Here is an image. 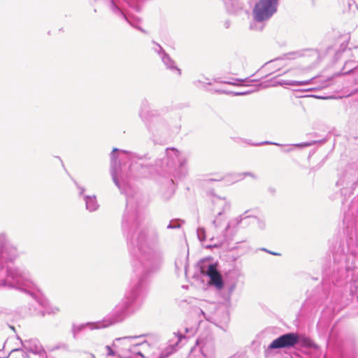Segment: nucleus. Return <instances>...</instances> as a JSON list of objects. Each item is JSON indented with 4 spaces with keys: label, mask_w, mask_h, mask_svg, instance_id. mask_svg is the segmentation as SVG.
Returning a JSON list of instances; mask_svg holds the SVG:
<instances>
[{
    "label": "nucleus",
    "mask_w": 358,
    "mask_h": 358,
    "mask_svg": "<svg viewBox=\"0 0 358 358\" xmlns=\"http://www.w3.org/2000/svg\"><path fill=\"white\" fill-rule=\"evenodd\" d=\"M23 348L28 351L34 357L39 355L41 357L44 358L45 350H43L40 342L36 339L26 340L22 342Z\"/></svg>",
    "instance_id": "obj_10"
},
{
    "label": "nucleus",
    "mask_w": 358,
    "mask_h": 358,
    "mask_svg": "<svg viewBox=\"0 0 358 358\" xmlns=\"http://www.w3.org/2000/svg\"><path fill=\"white\" fill-rule=\"evenodd\" d=\"M217 92L220 93V94H230L231 93L229 92H227L225 90H217Z\"/></svg>",
    "instance_id": "obj_39"
},
{
    "label": "nucleus",
    "mask_w": 358,
    "mask_h": 358,
    "mask_svg": "<svg viewBox=\"0 0 358 358\" xmlns=\"http://www.w3.org/2000/svg\"><path fill=\"white\" fill-rule=\"evenodd\" d=\"M213 203L214 204H217L222 208L220 210L217 211V217L213 221V224L215 228L217 229L220 226V224L222 221V219L220 218V217L222 215L224 210V206H225L226 202L224 199H222L220 197H215L213 199Z\"/></svg>",
    "instance_id": "obj_16"
},
{
    "label": "nucleus",
    "mask_w": 358,
    "mask_h": 358,
    "mask_svg": "<svg viewBox=\"0 0 358 358\" xmlns=\"http://www.w3.org/2000/svg\"><path fill=\"white\" fill-rule=\"evenodd\" d=\"M143 158L135 153L113 148L110 153V174L115 185L122 190L128 185L130 178L145 177L150 173L149 167L138 163Z\"/></svg>",
    "instance_id": "obj_3"
},
{
    "label": "nucleus",
    "mask_w": 358,
    "mask_h": 358,
    "mask_svg": "<svg viewBox=\"0 0 358 358\" xmlns=\"http://www.w3.org/2000/svg\"><path fill=\"white\" fill-rule=\"evenodd\" d=\"M278 61H279V59H275L274 61H270V62H268V64H271V63H273V62H278Z\"/></svg>",
    "instance_id": "obj_41"
},
{
    "label": "nucleus",
    "mask_w": 358,
    "mask_h": 358,
    "mask_svg": "<svg viewBox=\"0 0 358 358\" xmlns=\"http://www.w3.org/2000/svg\"><path fill=\"white\" fill-rule=\"evenodd\" d=\"M148 107V103L146 100H144L142 101L141 103V109L139 113V115L141 117L142 120H144L145 118V113H144V109H146Z\"/></svg>",
    "instance_id": "obj_25"
},
{
    "label": "nucleus",
    "mask_w": 358,
    "mask_h": 358,
    "mask_svg": "<svg viewBox=\"0 0 358 358\" xmlns=\"http://www.w3.org/2000/svg\"><path fill=\"white\" fill-rule=\"evenodd\" d=\"M106 350H107V356H113L115 355L116 353H117V350L115 351L112 349L111 347L109 345L106 346Z\"/></svg>",
    "instance_id": "obj_30"
},
{
    "label": "nucleus",
    "mask_w": 358,
    "mask_h": 358,
    "mask_svg": "<svg viewBox=\"0 0 358 358\" xmlns=\"http://www.w3.org/2000/svg\"><path fill=\"white\" fill-rule=\"evenodd\" d=\"M59 311V308L57 307L52 308L50 311H48V313H56Z\"/></svg>",
    "instance_id": "obj_37"
},
{
    "label": "nucleus",
    "mask_w": 358,
    "mask_h": 358,
    "mask_svg": "<svg viewBox=\"0 0 358 358\" xmlns=\"http://www.w3.org/2000/svg\"><path fill=\"white\" fill-rule=\"evenodd\" d=\"M144 335L124 336L115 340L113 347L117 348V354L121 358H145L141 352V348L147 346L146 341L136 342V340L143 337Z\"/></svg>",
    "instance_id": "obj_6"
},
{
    "label": "nucleus",
    "mask_w": 358,
    "mask_h": 358,
    "mask_svg": "<svg viewBox=\"0 0 358 358\" xmlns=\"http://www.w3.org/2000/svg\"><path fill=\"white\" fill-rule=\"evenodd\" d=\"M350 73H358V64L355 60L346 61L341 71L338 75H348Z\"/></svg>",
    "instance_id": "obj_15"
},
{
    "label": "nucleus",
    "mask_w": 358,
    "mask_h": 358,
    "mask_svg": "<svg viewBox=\"0 0 358 358\" xmlns=\"http://www.w3.org/2000/svg\"><path fill=\"white\" fill-rule=\"evenodd\" d=\"M248 92H235L234 94L236 95V96H240V95H245V94H247Z\"/></svg>",
    "instance_id": "obj_38"
},
{
    "label": "nucleus",
    "mask_w": 358,
    "mask_h": 358,
    "mask_svg": "<svg viewBox=\"0 0 358 358\" xmlns=\"http://www.w3.org/2000/svg\"><path fill=\"white\" fill-rule=\"evenodd\" d=\"M296 345L303 348H313L316 350L320 349V347L309 337L294 332H289L280 336L270 343L268 349L292 348H295Z\"/></svg>",
    "instance_id": "obj_5"
},
{
    "label": "nucleus",
    "mask_w": 358,
    "mask_h": 358,
    "mask_svg": "<svg viewBox=\"0 0 358 358\" xmlns=\"http://www.w3.org/2000/svg\"><path fill=\"white\" fill-rule=\"evenodd\" d=\"M312 79L308 80H302V81H297V80H278L275 81V85H291V86H302V85H306L310 83Z\"/></svg>",
    "instance_id": "obj_19"
},
{
    "label": "nucleus",
    "mask_w": 358,
    "mask_h": 358,
    "mask_svg": "<svg viewBox=\"0 0 358 358\" xmlns=\"http://www.w3.org/2000/svg\"><path fill=\"white\" fill-rule=\"evenodd\" d=\"M180 227V224L179 223V220H171L168 226L166 227L169 229H178Z\"/></svg>",
    "instance_id": "obj_24"
},
{
    "label": "nucleus",
    "mask_w": 358,
    "mask_h": 358,
    "mask_svg": "<svg viewBox=\"0 0 358 358\" xmlns=\"http://www.w3.org/2000/svg\"><path fill=\"white\" fill-rule=\"evenodd\" d=\"M196 234H197L198 238L199 239L200 241L202 242L206 240V231H205L204 228H202V227L198 228L197 231H196Z\"/></svg>",
    "instance_id": "obj_23"
},
{
    "label": "nucleus",
    "mask_w": 358,
    "mask_h": 358,
    "mask_svg": "<svg viewBox=\"0 0 358 358\" xmlns=\"http://www.w3.org/2000/svg\"><path fill=\"white\" fill-rule=\"evenodd\" d=\"M247 211L245 212L243 214L239 215L238 217L231 219L229 221L227 226L224 227V230L222 231V237H223V239L227 238L229 236H234V234L237 231V227L239 224L244 222V224H248V220H252L253 221L256 220V219L250 215H247Z\"/></svg>",
    "instance_id": "obj_8"
},
{
    "label": "nucleus",
    "mask_w": 358,
    "mask_h": 358,
    "mask_svg": "<svg viewBox=\"0 0 358 358\" xmlns=\"http://www.w3.org/2000/svg\"><path fill=\"white\" fill-rule=\"evenodd\" d=\"M174 335L177 341L175 343H172V341H170L169 345L160 353L159 358H166L167 357L173 354L175 351L177 350L178 345L182 341V340L186 338L185 336L183 335L182 333H175Z\"/></svg>",
    "instance_id": "obj_13"
},
{
    "label": "nucleus",
    "mask_w": 358,
    "mask_h": 358,
    "mask_svg": "<svg viewBox=\"0 0 358 358\" xmlns=\"http://www.w3.org/2000/svg\"><path fill=\"white\" fill-rule=\"evenodd\" d=\"M230 358H234V357H230Z\"/></svg>",
    "instance_id": "obj_46"
},
{
    "label": "nucleus",
    "mask_w": 358,
    "mask_h": 358,
    "mask_svg": "<svg viewBox=\"0 0 358 358\" xmlns=\"http://www.w3.org/2000/svg\"><path fill=\"white\" fill-rule=\"evenodd\" d=\"M346 48H347V44H344V43L341 44L340 49L338 51H336V52L335 53L336 61L339 59L341 54L345 50Z\"/></svg>",
    "instance_id": "obj_26"
},
{
    "label": "nucleus",
    "mask_w": 358,
    "mask_h": 358,
    "mask_svg": "<svg viewBox=\"0 0 358 358\" xmlns=\"http://www.w3.org/2000/svg\"><path fill=\"white\" fill-rule=\"evenodd\" d=\"M95 322H87L85 324H73L72 326V334L73 335V337L76 338V334H78L80 331H81L85 328H88L91 330L93 329H98L99 328H92V327L90 324H95Z\"/></svg>",
    "instance_id": "obj_20"
},
{
    "label": "nucleus",
    "mask_w": 358,
    "mask_h": 358,
    "mask_svg": "<svg viewBox=\"0 0 358 358\" xmlns=\"http://www.w3.org/2000/svg\"><path fill=\"white\" fill-rule=\"evenodd\" d=\"M221 178H213L212 179V180H216V181H218V180H220Z\"/></svg>",
    "instance_id": "obj_42"
},
{
    "label": "nucleus",
    "mask_w": 358,
    "mask_h": 358,
    "mask_svg": "<svg viewBox=\"0 0 358 358\" xmlns=\"http://www.w3.org/2000/svg\"><path fill=\"white\" fill-rule=\"evenodd\" d=\"M196 343L201 345L200 351L206 358H213L215 352L214 343L211 341L203 342L201 340H197Z\"/></svg>",
    "instance_id": "obj_14"
},
{
    "label": "nucleus",
    "mask_w": 358,
    "mask_h": 358,
    "mask_svg": "<svg viewBox=\"0 0 358 358\" xmlns=\"http://www.w3.org/2000/svg\"><path fill=\"white\" fill-rule=\"evenodd\" d=\"M203 83H206V84H208V85H211V83H210V82H203Z\"/></svg>",
    "instance_id": "obj_43"
},
{
    "label": "nucleus",
    "mask_w": 358,
    "mask_h": 358,
    "mask_svg": "<svg viewBox=\"0 0 358 358\" xmlns=\"http://www.w3.org/2000/svg\"><path fill=\"white\" fill-rule=\"evenodd\" d=\"M227 11L233 15H238L243 11L247 0H222Z\"/></svg>",
    "instance_id": "obj_11"
},
{
    "label": "nucleus",
    "mask_w": 358,
    "mask_h": 358,
    "mask_svg": "<svg viewBox=\"0 0 358 358\" xmlns=\"http://www.w3.org/2000/svg\"><path fill=\"white\" fill-rule=\"evenodd\" d=\"M184 264L185 268H186L187 265L186 263H183L182 260H176L175 262L176 270H179L180 267L182 266Z\"/></svg>",
    "instance_id": "obj_31"
},
{
    "label": "nucleus",
    "mask_w": 358,
    "mask_h": 358,
    "mask_svg": "<svg viewBox=\"0 0 358 358\" xmlns=\"http://www.w3.org/2000/svg\"><path fill=\"white\" fill-rule=\"evenodd\" d=\"M278 5V0H259L252 10L254 22L250 24V29L257 30L256 23L268 20L277 12Z\"/></svg>",
    "instance_id": "obj_7"
},
{
    "label": "nucleus",
    "mask_w": 358,
    "mask_h": 358,
    "mask_svg": "<svg viewBox=\"0 0 358 358\" xmlns=\"http://www.w3.org/2000/svg\"><path fill=\"white\" fill-rule=\"evenodd\" d=\"M75 185L77 186L78 189H79V194L83 195L85 192V188L83 187L80 186L76 181Z\"/></svg>",
    "instance_id": "obj_32"
},
{
    "label": "nucleus",
    "mask_w": 358,
    "mask_h": 358,
    "mask_svg": "<svg viewBox=\"0 0 358 358\" xmlns=\"http://www.w3.org/2000/svg\"><path fill=\"white\" fill-rule=\"evenodd\" d=\"M145 214L127 199L126 210L122 216V229L129 245L137 249L139 252L132 262L134 274L131 287L109 315L102 320L90 324L92 328H106L122 322L145 288L149 275L161 266L163 255L159 232L155 228L145 224Z\"/></svg>",
    "instance_id": "obj_1"
},
{
    "label": "nucleus",
    "mask_w": 358,
    "mask_h": 358,
    "mask_svg": "<svg viewBox=\"0 0 358 358\" xmlns=\"http://www.w3.org/2000/svg\"><path fill=\"white\" fill-rule=\"evenodd\" d=\"M153 43L155 44V47H153V50L159 55L162 62L166 66V69L173 73L176 72L178 76H180V69L176 66L175 62L164 50V49L162 48L160 45L155 42H153Z\"/></svg>",
    "instance_id": "obj_9"
},
{
    "label": "nucleus",
    "mask_w": 358,
    "mask_h": 358,
    "mask_svg": "<svg viewBox=\"0 0 358 358\" xmlns=\"http://www.w3.org/2000/svg\"><path fill=\"white\" fill-rule=\"evenodd\" d=\"M83 199L85 201V206L87 210H89L90 212H93L98 209L99 204L97 203L96 198L94 195H85Z\"/></svg>",
    "instance_id": "obj_18"
},
{
    "label": "nucleus",
    "mask_w": 358,
    "mask_h": 358,
    "mask_svg": "<svg viewBox=\"0 0 358 358\" xmlns=\"http://www.w3.org/2000/svg\"><path fill=\"white\" fill-rule=\"evenodd\" d=\"M215 82H216V83H226V84H229V85H236V83L233 82V81H223V82L220 81L218 80V78L215 79Z\"/></svg>",
    "instance_id": "obj_33"
},
{
    "label": "nucleus",
    "mask_w": 358,
    "mask_h": 358,
    "mask_svg": "<svg viewBox=\"0 0 358 358\" xmlns=\"http://www.w3.org/2000/svg\"><path fill=\"white\" fill-rule=\"evenodd\" d=\"M261 250L264 251V252H268V253H269V254H271V255H275V256L280 255V253L274 252H271V251H270V250H267V249H266V248H262V249H261Z\"/></svg>",
    "instance_id": "obj_34"
},
{
    "label": "nucleus",
    "mask_w": 358,
    "mask_h": 358,
    "mask_svg": "<svg viewBox=\"0 0 358 358\" xmlns=\"http://www.w3.org/2000/svg\"><path fill=\"white\" fill-rule=\"evenodd\" d=\"M310 145H311V143H297V144H295L294 146H296V147H306V146H309Z\"/></svg>",
    "instance_id": "obj_35"
},
{
    "label": "nucleus",
    "mask_w": 358,
    "mask_h": 358,
    "mask_svg": "<svg viewBox=\"0 0 358 358\" xmlns=\"http://www.w3.org/2000/svg\"><path fill=\"white\" fill-rule=\"evenodd\" d=\"M199 311L207 320H209V318L206 316V313L201 309H199Z\"/></svg>",
    "instance_id": "obj_40"
},
{
    "label": "nucleus",
    "mask_w": 358,
    "mask_h": 358,
    "mask_svg": "<svg viewBox=\"0 0 358 358\" xmlns=\"http://www.w3.org/2000/svg\"><path fill=\"white\" fill-rule=\"evenodd\" d=\"M229 321V313L227 310H224L223 312V318H222V320L221 321L222 322H223L224 324H227L228 323Z\"/></svg>",
    "instance_id": "obj_29"
},
{
    "label": "nucleus",
    "mask_w": 358,
    "mask_h": 358,
    "mask_svg": "<svg viewBox=\"0 0 358 358\" xmlns=\"http://www.w3.org/2000/svg\"><path fill=\"white\" fill-rule=\"evenodd\" d=\"M236 80L240 82H253L256 81L257 80H249L248 78H246L245 79H236Z\"/></svg>",
    "instance_id": "obj_36"
},
{
    "label": "nucleus",
    "mask_w": 358,
    "mask_h": 358,
    "mask_svg": "<svg viewBox=\"0 0 358 358\" xmlns=\"http://www.w3.org/2000/svg\"><path fill=\"white\" fill-rule=\"evenodd\" d=\"M232 139L236 143L244 142V143H247L248 144L254 145V146H259V145H278V146H282V145H280L279 143H273V142H271V141H264V142L253 143H251L250 141H246L242 138H239V137L232 138Z\"/></svg>",
    "instance_id": "obj_21"
},
{
    "label": "nucleus",
    "mask_w": 358,
    "mask_h": 358,
    "mask_svg": "<svg viewBox=\"0 0 358 358\" xmlns=\"http://www.w3.org/2000/svg\"><path fill=\"white\" fill-rule=\"evenodd\" d=\"M263 27H264V26H262L259 29V30H262V29H263Z\"/></svg>",
    "instance_id": "obj_45"
},
{
    "label": "nucleus",
    "mask_w": 358,
    "mask_h": 358,
    "mask_svg": "<svg viewBox=\"0 0 358 358\" xmlns=\"http://www.w3.org/2000/svg\"><path fill=\"white\" fill-rule=\"evenodd\" d=\"M189 155L182 152L175 148L166 149V154L163 159L156 162V166L170 174L175 178L181 179L188 173L187 163Z\"/></svg>",
    "instance_id": "obj_4"
},
{
    "label": "nucleus",
    "mask_w": 358,
    "mask_h": 358,
    "mask_svg": "<svg viewBox=\"0 0 358 358\" xmlns=\"http://www.w3.org/2000/svg\"><path fill=\"white\" fill-rule=\"evenodd\" d=\"M11 353L16 354L15 358H35L28 351L23 349H14Z\"/></svg>",
    "instance_id": "obj_22"
},
{
    "label": "nucleus",
    "mask_w": 358,
    "mask_h": 358,
    "mask_svg": "<svg viewBox=\"0 0 358 358\" xmlns=\"http://www.w3.org/2000/svg\"><path fill=\"white\" fill-rule=\"evenodd\" d=\"M249 176L253 178H257L256 176L251 172H245V173H229L224 177V179L227 182L230 183H234L239 180H241L244 178V177Z\"/></svg>",
    "instance_id": "obj_17"
},
{
    "label": "nucleus",
    "mask_w": 358,
    "mask_h": 358,
    "mask_svg": "<svg viewBox=\"0 0 358 358\" xmlns=\"http://www.w3.org/2000/svg\"><path fill=\"white\" fill-rule=\"evenodd\" d=\"M254 217L256 219V220L253 221L252 220H248V224H254V223H255V222H257V224H258V225H259V227L260 229H264V227H265V224H264V222H262V221L259 220H258L257 217Z\"/></svg>",
    "instance_id": "obj_28"
},
{
    "label": "nucleus",
    "mask_w": 358,
    "mask_h": 358,
    "mask_svg": "<svg viewBox=\"0 0 358 358\" xmlns=\"http://www.w3.org/2000/svg\"><path fill=\"white\" fill-rule=\"evenodd\" d=\"M206 275L209 277L210 283L215 285L218 289H221L223 287L224 282L222 277L214 264H210L208 265Z\"/></svg>",
    "instance_id": "obj_12"
},
{
    "label": "nucleus",
    "mask_w": 358,
    "mask_h": 358,
    "mask_svg": "<svg viewBox=\"0 0 358 358\" xmlns=\"http://www.w3.org/2000/svg\"><path fill=\"white\" fill-rule=\"evenodd\" d=\"M17 257V248L5 234H0V289H15L26 292L39 305L46 308L47 299L33 291L36 286L29 272L13 264L12 262Z\"/></svg>",
    "instance_id": "obj_2"
},
{
    "label": "nucleus",
    "mask_w": 358,
    "mask_h": 358,
    "mask_svg": "<svg viewBox=\"0 0 358 358\" xmlns=\"http://www.w3.org/2000/svg\"><path fill=\"white\" fill-rule=\"evenodd\" d=\"M185 331H186V333H188L189 332V329L185 328Z\"/></svg>",
    "instance_id": "obj_44"
},
{
    "label": "nucleus",
    "mask_w": 358,
    "mask_h": 358,
    "mask_svg": "<svg viewBox=\"0 0 358 358\" xmlns=\"http://www.w3.org/2000/svg\"><path fill=\"white\" fill-rule=\"evenodd\" d=\"M344 3H346L348 8H344V11H350L352 7L355 6V2L353 0H343Z\"/></svg>",
    "instance_id": "obj_27"
}]
</instances>
